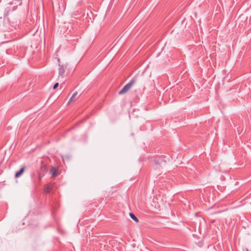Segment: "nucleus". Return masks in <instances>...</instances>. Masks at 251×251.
<instances>
[{
  "mask_svg": "<svg viewBox=\"0 0 251 251\" xmlns=\"http://www.w3.org/2000/svg\"><path fill=\"white\" fill-rule=\"evenodd\" d=\"M67 68V65L66 64H62V65L59 64L58 72H59V76H61V77H64V74H65V73Z\"/></svg>",
  "mask_w": 251,
  "mask_h": 251,
  "instance_id": "nucleus-3",
  "label": "nucleus"
},
{
  "mask_svg": "<svg viewBox=\"0 0 251 251\" xmlns=\"http://www.w3.org/2000/svg\"><path fill=\"white\" fill-rule=\"evenodd\" d=\"M136 80L137 77L136 76H134L132 79L128 83H127L121 90L119 91V94L123 95L127 92L131 88L132 86L136 82Z\"/></svg>",
  "mask_w": 251,
  "mask_h": 251,
  "instance_id": "nucleus-1",
  "label": "nucleus"
},
{
  "mask_svg": "<svg viewBox=\"0 0 251 251\" xmlns=\"http://www.w3.org/2000/svg\"><path fill=\"white\" fill-rule=\"evenodd\" d=\"M6 15H8V12L10 11V8H6Z\"/></svg>",
  "mask_w": 251,
  "mask_h": 251,
  "instance_id": "nucleus-11",
  "label": "nucleus"
},
{
  "mask_svg": "<svg viewBox=\"0 0 251 251\" xmlns=\"http://www.w3.org/2000/svg\"><path fill=\"white\" fill-rule=\"evenodd\" d=\"M25 169V167L21 168L18 172L15 173V177L16 178H18L19 177H20L24 173Z\"/></svg>",
  "mask_w": 251,
  "mask_h": 251,
  "instance_id": "nucleus-5",
  "label": "nucleus"
},
{
  "mask_svg": "<svg viewBox=\"0 0 251 251\" xmlns=\"http://www.w3.org/2000/svg\"><path fill=\"white\" fill-rule=\"evenodd\" d=\"M51 190H52L51 187L49 185H48L45 188V191L46 193H50V191H51Z\"/></svg>",
  "mask_w": 251,
  "mask_h": 251,
  "instance_id": "nucleus-7",
  "label": "nucleus"
},
{
  "mask_svg": "<svg viewBox=\"0 0 251 251\" xmlns=\"http://www.w3.org/2000/svg\"><path fill=\"white\" fill-rule=\"evenodd\" d=\"M34 176H35V174H32L31 175V178L33 180L34 183H35V180L34 179Z\"/></svg>",
  "mask_w": 251,
  "mask_h": 251,
  "instance_id": "nucleus-10",
  "label": "nucleus"
},
{
  "mask_svg": "<svg viewBox=\"0 0 251 251\" xmlns=\"http://www.w3.org/2000/svg\"><path fill=\"white\" fill-rule=\"evenodd\" d=\"M15 9V8L14 7H13V10H14Z\"/></svg>",
  "mask_w": 251,
  "mask_h": 251,
  "instance_id": "nucleus-14",
  "label": "nucleus"
},
{
  "mask_svg": "<svg viewBox=\"0 0 251 251\" xmlns=\"http://www.w3.org/2000/svg\"><path fill=\"white\" fill-rule=\"evenodd\" d=\"M164 162L163 159H161L160 158H154L151 160V165L154 167V169H160L161 165Z\"/></svg>",
  "mask_w": 251,
  "mask_h": 251,
  "instance_id": "nucleus-2",
  "label": "nucleus"
},
{
  "mask_svg": "<svg viewBox=\"0 0 251 251\" xmlns=\"http://www.w3.org/2000/svg\"><path fill=\"white\" fill-rule=\"evenodd\" d=\"M58 85L59 84L58 82L55 83L53 86V89H55L58 86Z\"/></svg>",
  "mask_w": 251,
  "mask_h": 251,
  "instance_id": "nucleus-9",
  "label": "nucleus"
},
{
  "mask_svg": "<svg viewBox=\"0 0 251 251\" xmlns=\"http://www.w3.org/2000/svg\"><path fill=\"white\" fill-rule=\"evenodd\" d=\"M73 100H71V98L70 99L68 102V104L70 103L71 102H72Z\"/></svg>",
  "mask_w": 251,
  "mask_h": 251,
  "instance_id": "nucleus-13",
  "label": "nucleus"
},
{
  "mask_svg": "<svg viewBox=\"0 0 251 251\" xmlns=\"http://www.w3.org/2000/svg\"><path fill=\"white\" fill-rule=\"evenodd\" d=\"M129 216L130 217V218L133 220L134 221L136 222H138V218L135 216V215L133 213H131L130 212L129 213Z\"/></svg>",
  "mask_w": 251,
  "mask_h": 251,
  "instance_id": "nucleus-6",
  "label": "nucleus"
},
{
  "mask_svg": "<svg viewBox=\"0 0 251 251\" xmlns=\"http://www.w3.org/2000/svg\"><path fill=\"white\" fill-rule=\"evenodd\" d=\"M77 92H75L73 95L72 96V97H71V100H74V98H75V97L77 95Z\"/></svg>",
  "mask_w": 251,
  "mask_h": 251,
  "instance_id": "nucleus-8",
  "label": "nucleus"
},
{
  "mask_svg": "<svg viewBox=\"0 0 251 251\" xmlns=\"http://www.w3.org/2000/svg\"><path fill=\"white\" fill-rule=\"evenodd\" d=\"M46 169V167L45 166H42L41 168V170L38 173V180L39 183L41 181L43 177L44 176L45 174L44 170H45Z\"/></svg>",
  "mask_w": 251,
  "mask_h": 251,
  "instance_id": "nucleus-4",
  "label": "nucleus"
},
{
  "mask_svg": "<svg viewBox=\"0 0 251 251\" xmlns=\"http://www.w3.org/2000/svg\"><path fill=\"white\" fill-rule=\"evenodd\" d=\"M55 171H55V170H54V171H53L52 172V174L53 175H54L55 174Z\"/></svg>",
  "mask_w": 251,
  "mask_h": 251,
  "instance_id": "nucleus-12",
  "label": "nucleus"
}]
</instances>
